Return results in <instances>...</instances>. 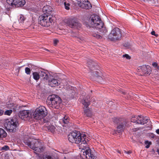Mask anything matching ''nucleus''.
Here are the masks:
<instances>
[{
    "mask_svg": "<svg viewBox=\"0 0 159 159\" xmlns=\"http://www.w3.org/2000/svg\"><path fill=\"white\" fill-rule=\"evenodd\" d=\"M62 122L65 124H67L69 122V117L65 116L62 120Z\"/></svg>",
    "mask_w": 159,
    "mask_h": 159,
    "instance_id": "a878e982",
    "label": "nucleus"
},
{
    "mask_svg": "<svg viewBox=\"0 0 159 159\" xmlns=\"http://www.w3.org/2000/svg\"><path fill=\"white\" fill-rule=\"evenodd\" d=\"M124 46L128 48L130 47V45L128 43H125L124 45Z\"/></svg>",
    "mask_w": 159,
    "mask_h": 159,
    "instance_id": "c9c22d12",
    "label": "nucleus"
},
{
    "mask_svg": "<svg viewBox=\"0 0 159 159\" xmlns=\"http://www.w3.org/2000/svg\"><path fill=\"white\" fill-rule=\"evenodd\" d=\"M122 93H123V94L124 95L126 94V93L125 92H122Z\"/></svg>",
    "mask_w": 159,
    "mask_h": 159,
    "instance_id": "603ef678",
    "label": "nucleus"
},
{
    "mask_svg": "<svg viewBox=\"0 0 159 159\" xmlns=\"http://www.w3.org/2000/svg\"><path fill=\"white\" fill-rule=\"evenodd\" d=\"M123 57H125L127 59H130L131 58V57L127 54L123 55Z\"/></svg>",
    "mask_w": 159,
    "mask_h": 159,
    "instance_id": "72a5a7b5",
    "label": "nucleus"
},
{
    "mask_svg": "<svg viewBox=\"0 0 159 159\" xmlns=\"http://www.w3.org/2000/svg\"><path fill=\"white\" fill-rule=\"evenodd\" d=\"M122 36L121 30L118 28H114L108 36V38L111 40L114 41L120 40Z\"/></svg>",
    "mask_w": 159,
    "mask_h": 159,
    "instance_id": "0eeeda50",
    "label": "nucleus"
},
{
    "mask_svg": "<svg viewBox=\"0 0 159 159\" xmlns=\"http://www.w3.org/2000/svg\"><path fill=\"white\" fill-rule=\"evenodd\" d=\"M4 111L3 110L0 109V116H2L4 113Z\"/></svg>",
    "mask_w": 159,
    "mask_h": 159,
    "instance_id": "ea45409f",
    "label": "nucleus"
},
{
    "mask_svg": "<svg viewBox=\"0 0 159 159\" xmlns=\"http://www.w3.org/2000/svg\"><path fill=\"white\" fill-rule=\"evenodd\" d=\"M74 91L71 89H70L69 90H68L67 92L68 94H71L72 95H73V93H74L73 92Z\"/></svg>",
    "mask_w": 159,
    "mask_h": 159,
    "instance_id": "f704fd0d",
    "label": "nucleus"
},
{
    "mask_svg": "<svg viewBox=\"0 0 159 159\" xmlns=\"http://www.w3.org/2000/svg\"><path fill=\"white\" fill-rule=\"evenodd\" d=\"M80 134L77 130H75L68 135L69 141L72 143H75L80 146Z\"/></svg>",
    "mask_w": 159,
    "mask_h": 159,
    "instance_id": "f8f14e48",
    "label": "nucleus"
},
{
    "mask_svg": "<svg viewBox=\"0 0 159 159\" xmlns=\"http://www.w3.org/2000/svg\"><path fill=\"white\" fill-rule=\"evenodd\" d=\"M84 25L88 28H95L99 30L101 35L98 32L91 31V35L97 39H101L103 35H107V31L99 17L95 15H91L83 21Z\"/></svg>",
    "mask_w": 159,
    "mask_h": 159,
    "instance_id": "f257e3e1",
    "label": "nucleus"
},
{
    "mask_svg": "<svg viewBox=\"0 0 159 159\" xmlns=\"http://www.w3.org/2000/svg\"><path fill=\"white\" fill-rule=\"evenodd\" d=\"M31 68H34V65H31Z\"/></svg>",
    "mask_w": 159,
    "mask_h": 159,
    "instance_id": "49530a36",
    "label": "nucleus"
},
{
    "mask_svg": "<svg viewBox=\"0 0 159 159\" xmlns=\"http://www.w3.org/2000/svg\"><path fill=\"white\" fill-rule=\"evenodd\" d=\"M25 19V18L23 15H21L20 16L19 21L20 23H23Z\"/></svg>",
    "mask_w": 159,
    "mask_h": 159,
    "instance_id": "cd10ccee",
    "label": "nucleus"
},
{
    "mask_svg": "<svg viewBox=\"0 0 159 159\" xmlns=\"http://www.w3.org/2000/svg\"><path fill=\"white\" fill-rule=\"evenodd\" d=\"M157 152L158 153V154H159V149H157Z\"/></svg>",
    "mask_w": 159,
    "mask_h": 159,
    "instance_id": "5fc2aeb1",
    "label": "nucleus"
},
{
    "mask_svg": "<svg viewBox=\"0 0 159 159\" xmlns=\"http://www.w3.org/2000/svg\"><path fill=\"white\" fill-rule=\"evenodd\" d=\"M12 112V110H9L6 111L4 112V114L5 115H7L8 116H10Z\"/></svg>",
    "mask_w": 159,
    "mask_h": 159,
    "instance_id": "7c9ffc66",
    "label": "nucleus"
},
{
    "mask_svg": "<svg viewBox=\"0 0 159 159\" xmlns=\"http://www.w3.org/2000/svg\"><path fill=\"white\" fill-rule=\"evenodd\" d=\"M54 18L52 15L44 14L39 17V23L42 26L48 27L52 24Z\"/></svg>",
    "mask_w": 159,
    "mask_h": 159,
    "instance_id": "423d86ee",
    "label": "nucleus"
},
{
    "mask_svg": "<svg viewBox=\"0 0 159 159\" xmlns=\"http://www.w3.org/2000/svg\"><path fill=\"white\" fill-rule=\"evenodd\" d=\"M139 129L138 128L132 129H131V132H135L138 130Z\"/></svg>",
    "mask_w": 159,
    "mask_h": 159,
    "instance_id": "58836bf2",
    "label": "nucleus"
},
{
    "mask_svg": "<svg viewBox=\"0 0 159 159\" xmlns=\"http://www.w3.org/2000/svg\"><path fill=\"white\" fill-rule=\"evenodd\" d=\"M81 102L84 106L83 108L84 109V111L85 114L88 117H91L92 115V111L91 109L87 108L90 104V100L89 96H87L86 98H84L81 101Z\"/></svg>",
    "mask_w": 159,
    "mask_h": 159,
    "instance_id": "9d476101",
    "label": "nucleus"
},
{
    "mask_svg": "<svg viewBox=\"0 0 159 159\" xmlns=\"http://www.w3.org/2000/svg\"><path fill=\"white\" fill-rule=\"evenodd\" d=\"M7 136V133L3 129L0 128V139H2Z\"/></svg>",
    "mask_w": 159,
    "mask_h": 159,
    "instance_id": "4be33fe9",
    "label": "nucleus"
},
{
    "mask_svg": "<svg viewBox=\"0 0 159 159\" xmlns=\"http://www.w3.org/2000/svg\"><path fill=\"white\" fill-rule=\"evenodd\" d=\"M148 120L149 119L148 117L139 116L136 117L134 116L131 118V122L141 125L146 124Z\"/></svg>",
    "mask_w": 159,
    "mask_h": 159,
    "instance_id": "4468645a",
    "label": "nucleus"
},
{
    "mask_svg": "<svg viewBox=\"0 0 159 159\" xmlns=\"http://www.w3.org/2000/svg\"><path fill=\"white\" fill-rule=\"evenodd\" d=\"M145 143L146 145L145 146L146 148H148L152 144V143L151 142H149L148 141H145Z\"/></svg>",
    "mask_w": 159,
    "mask_h": 159,
    "instance_id": "c85d7f7f",
    "label": "nucleus"
},
{
    "mask_svg": "<svg viewBox=\"0 0 159 159\" xmlns=\"http://www.w3.org/2000/svg\"><path fill=\"white\" fill-rule=\"evenodd\" d=\"M152 138H154V135L153 134H152Z\"/></svg>",
    "mask_w": 159,
    "mask_h": 159,
    "instance_id": "3c124183",
    "label": "nucleus"
},
{
    "mask_svg": "<svg viewBox=\"0 0 159 159\" xmlns=\"http://www.w3.org/2000/svg\"><path fill=\"white\" fill-rule=\"evenodd\" d=\"M56 2L57 4L58 5H61L63 4L64 0H56Z\"/></svg>",
    "mask_w": 159,
    "mask_h": 159,
    "instance_id": "bb28decb",
    "label": "nucleus"
},
{
    "mask_svg": "<svg viewBox=\"0 0 159 159\" xmlns=\"http://www.w3.org/2000/svg\"><path fill=\"white\" fill-rule=\"evenodd\" d=\"M25 72L27 75H30L31 73V70L30 68L26 67L25 69Z\"/></svg>",
    "mask_w": 159,
    "mask_h": 159,
    "instance_id": "2f4dec72",
    "label": "nucleus"
},
{
    "mask_svg": "<svg viewBox=\"0 0 159 159\" xmlns=\"http://www.w3.org/2000/svg\"><path fill=\"white\" fill-rule=\"evenodd\" d=\"M116 132H117V131H115V133H116Z\"/></svg>",
    "mask_w": 159,
    "mask_h": 159,
    "instance_id": "6e6d98bb",
    "label": "nucleus"
},
{
    "mask_svg": "<svg viewBox=\"0 0 159 159\" xmlns=\"http://www.w3.org/2000/svg\"><path fill=\"white\" fill-rule=\"evenodd\" d=\"M44 50H45V51H48V52L49 51V50L47 49H44Z\"/></svg>",
    "mask_w": 159,
    "mask_h": 159,
    "instance_id": "8fccbe9b",
    "label": "nucleus"
},
{
    "mask_svg": "<svg viewBox=\"0 0 159 159\" xmlns=\"http://www.w3.org/2000/svg\"><path fill=\"white\" fill-rule=\"evenodd\" d=\"M33 111L28 110H24L19 113V117L24 120H29L33 118Z\"/></svg>",
    "mask_w": 159,
    "mask_h": 159,
    "instance_id": "ddd939ff",
    "label": "nucleus"
},
{
    "mask_svg": "<svg viewBox=\"0 0 159 159\" xmlns=\"http://www.w3.org/2000/svg\"><path fill=\"white\" fill-rule=\"evenodd\" d=\"M52 9L51 7L50 6H44L43 8V10L46 11V13L48 15H51L50 12H51Z\"/></svg>",
    "mask_w": 159,
    "mask_h": 159,
    "instance_id": "5701e85b",
    "label": "nucleus"
},
{
    "mask_svg": "<svg viewBox=\"0 0 159 159\" xmlns=\"http://www.w3.org/2000/svg\"><path fill=\"white\" fill-rule=\"evenodd\" d=\"M86 135V133L80 132V157L82 159H94L95 156L91 152L85 140Z\"/></svg>",
    "mask_w": 159,
    "mask_h": 159,
    "instance_id": "f03ea898",
    "label": "nucleus"
},
{
    "mask_svg": "<svg viewBox=\"0 0 159 159\" xmlns=\"http://www.w3.org/2000/svg\"><path fill=\"white\" fill-rule=\"evenodd\" d=\"M152 65L154 67L156 68L158 65V64L156 62H153L152 63Z\"/></svg>",
    "mask_w": 159,
    "mask_h": 159,
    "instance_id": "e433bc0d",
    "label": "nucleus"
},
{
    "mask_svg": "<svg viewBox=\"0 0 159 159\" xmlns=\"http://www.w3.org/2000/svg\"><path fill=\"white\" fill-rule=\"evenodd\" d=\"M9 148L8 147V146L7 145H5L1 148V150L6 151L9 150Z\"/></svg>",
    "mask_w": 159,
    "mask_h": 159,
    "instance_id": "473e14b6",
    "label": "nucleus"
},
{
    "mask_svg": "<svg viewBox=\"0 0 159 159\" xmlns=\"http://www.w3.org/2000/svg\"><path fill=\"white\" fill-rule=\"evenodd\" d=\"M46 103L49 107L56 109H59L62 106L61 98L58 96L54 94L48 97Z\"/></svg>",
    "mask_w": 159,
    "mask_h": 159,
    "instance_id": "20e7f679",
    "label": "nucleus"
},
{
    "mask_svg": "<svg viewBox=\"0 0 159 159\" xmlns=\"http://www.w3.org/2000/svg\"><path fill=\"white\" fill-rule=\"evenodd\" d=\"M32 75L34 79L36 81H38L40 78V74L39 71V73L37 72H34L33 73Z\"/></svg>",
    "mask_w": 159,
    "mask_h": 159,
    "instance_id": "b1692460",
    "label": "nucleus"
},
{
    "mask_svg": "<svg viewBox=\"0 0 159 159\" xmlns=\"http://www.w3.org/2000/svg\"><path fill=\"white\" fill-rule=\"evenodd\" d=\"M18 125L17 119L13 118L5 123V126L10 132H15L16 131V128L18 126Z\"/></svg>",
    "mask_w": 159,
    "mask_h": 159,
    "instance_id": "1a4fd4ad",
    "label": "nucleus"
},
{
    "mask_svg": "<svg viewBox=\"0 0 159 159\" xmlns=\"http://www.w3.org/2000/svg\"><path fill=\"white\" fill-rule=\"evenodd\" d=\"M85 94L86 93L85 92H84L83 91L82 92L81 95H82V96H84L85 95Z\"/></svg>",
    "mask_w": 159,
    "mask_h": 159,
    "instance_id": "c03bdc74",
    "label": "nucleus"
},
{
    "mask_svg": "<svg viewBox=\"0 0 159 159\" xmlns=\"http://www.w3.org/2000/svg\"><path fill=\"white\" fill-rule=\"evenodd\" d=\"M139 68L138 70H140V72L141 71L142 74H141V75H145L149 74L151 72L150 67L148 65H143L139 67Z\"/></svg>",
    "mask_w": 159,
    "mask_h": 159,
    "instance_id": "f3484780",
    "label": "nucleus"
},
{
    "mask_svg": "<svg viewBox=\"0 0 159 159\" xmlns=\"http://www.w3.org/2000/svg\"><path fill=\"white\" fill-rule=\"evenodd\" d=\"M117 152L118 153H121V152H120L119 150H117Z\"/></svg>",
    "mask_w": 159,
    "mask_h": 159,
    "instance_id": "09e8293b",
    "label": "nucleus"
},
{
    "mask_svg": "<svg viewBox=\"0 0 159 159\" xmlns=\"http://www.w3.org/2000/svg\"><path fill=\"white\" fill-rule=\"evenodd\" d=\"M67 25L71 28H76L79 25L78 21L75 18H69L66 21Z\"/></svg>",
    "mask_w": 159,
    "mask_h": 159,
    "instance_id": "dca6fc26",
    "label": "nucleus"
},
{
    "mask_svg": "<svg viewBox=\"0 0 159 159\" xmlns=\"http://www.w3.org/2000/svg\"><path fill=\"white\" fill-rule=\"evenodd\" d=\"M47 111L46 109L44 107H39L36 108L34 111H33V118L37 120L41 119V118L45 117L47 115Z\"/></svg>",
    "mask_w": 159,
    "mask_h": 159,
    "instance_id": "6e6552de",
    "label": "nucleus"
},
{
    "mask_svg": "<svg viewBox=\"0 0 159 159\" xmlns=\"http://www.w3.org/2000/svg\"><path fill=\"white\" fill-rule=\"evenodd\" d=\"M124 152L128 154H130L132 153V152L131 151H128L127 152L125 150Z\"/></svg>",
    "mask_w": 159,
    "mask_h": 159,
    "instance_id": "a19ab883",
    "label": "nucleus"
},
{
    "mask_svg": "<svg viewBox=\"0 0 159 159\" xmlns=\"http://www.w3.org/2000/svg\"><path fill=\"white\" fill-rule=\"evenodd\" d=\"M63 4L64 5L65 8L67 10H69V9H70L69 6L70 5V4L69 3H66V2H64Z\"/></svg>",
    "mask_w": 159,
    "mask_h": 159,
    "instance_id": "c756f323",
    "label": "nucleus"
},
{
    "mask_svg": "<svg viewBox=\"0 0 159 159\" xmlns=\"http://www.w3.org/2000/svg\"><path fill=\"white\" fill-rule=\"evenodd\" d=\"M55 127L50 122H48V123L44 125L42 127V129L43 130L52 133H53L55 131Z\"/></svg>",
    "mask_w": 159,
    "mask_h": 159,
    "instance_id": "a211bd4d",
    "label": "nucleus"
},
{
    "mask_svg": "<svg viewBox=\"0 0 159 159\" xmlns=\"http://www.w3.org/2000/svg\"><path fill=\"white\" fill-rule=\"evenodd\" d=\"M58 42V40H57V39H55V40H54V43L55 44H57Z\"/></svg>",
    "mask_w": 159,
    "mask_h": 159,
    "instance_id": "79ce46f5",
    "label": "nucleus"
},
{
    "mask_svg": "<svg viewBox=\"0 0 159 159\" xmlns=\"http://www.w3.org/2000/svg\"><path fill=\"white\" fill-rule=\"evenodd\" d=\"M157 69L159 70V66L158 65L156 67Z\"/></svg>",
    "mask_w": 159,
    "mask_h": 159,
    "instance_id": "de8ad7c7",
    "label": "nucleus"
},
{
    "mask_svg": "<svg viewBox=\"0 0 159 159\" xmlns=\"http://www.w3.org/2000/svg\"><path fill=\"white\" fill-rule=\"evenodd\" d=\"M151 34L152 35H155V36L156 37H157V36H158V34H155V32L154 31H152L151 33Z\"/></svg>",
    "mask_w": 159,
    "mask_h": 159,
    "instance_id": "4c0bfd02",
    "label": "nucleus"
},
{
    "mask_svg": "<svg viewBox=\"0 0 159 159\" xmlns=\"http://www.w3.org/2000/svg\"><path fill=\"white\" fill-rule=\"evenodd\" d=\"M49 85L51 87H54L60 84V82L57 80L52 78L48 80Z\"/></svg>",
    "mask_w": 159,
    "mask_h": 159,
    "instance_id": "aec40b11",
    "label": "nucleus"
},
{
    "mask_svg": "<svg viewBox=\"0 0 159 159\" xmlns=\"http://www.w3.org/2000/svg\"><path fill=\"white\" fill-rule=\"evenodd\" d=\"M39 73L42 79L44 81L48 79V74L44 71H39Z\"/></svg>",
    "mask_w": 159,
    "mask_h": 159,
    "instance_id": "412c9836",
    "label": "nucleus"
},
{
    "mask_svg": "<svg viewBox=\"0 0 159 159\" xmlns=\"http://www.w3.org/2000/svg\"><path fill=\"white\" fill-rule=\"evenodd\" d=\"M156 132L158 134H159V129H157L156 130Z\"/></svg>",
    "mask_w": 159,
    "mask_h": 159,
    "instance_id": "a18cd8bd",
    "label": "nucleus"
},
{
    "mask_svg": "<svg viewBox=\"0 0 159 159\" xmlns=\"http://www.w3.org/2000/svg\"><path fill=\"white\" fill-rule=\"evenodd\" d=\"M88 67L90 69L89 73L92 77H96L98 78L99 81L102 80V78L99 75L100 73L95 70L97 69L98 66L97 64L91 59H88L87 61Z\"/></svg>",
    "mask_w": 159,
    "mask_h": 159,
    "instance_id": "39448f33",
    "label": "nucleus"
},
{
    "mask_svg": "<svg viewBox=\"0 0 159 159\" xmlns=\"http://www.w3.org/2000/svg\"><path fill=\"white\" fill-rule=\"evenodd\" d=\"M114 122L117 124V129L120 130L123 129L125 127L130 126L129 122L121 118H115L114 119Z\"/></svg>",
    "mask_w": 159,
    "mask_h": 159,
    "instance_id": "9b49d317",
    "label": "nucleus"
},
{
    "mask_svg": "<svg viewBox=\"0 0 159 159\" xmlns=\"http://www.w3.org/2000/svg\"><path fill=\"white\" fill-rule=\"evenodd\" d=\"M21 67H19V68H18V71H19L20 69V68H21Z\"/></svg>",
    "mask_w": 159,
    "mask_h": 159,
    "instance_id": "864d4df0",
    "label": "nucleus"
},
{
    "mask_svg": "<svg viewBox=\"0 0 159 159\" xmlns=\"http://www.w3.org/2000/svg\"><path fill=\"white\" fill-rule=\"evenodd\" d=\"M24 142L30 148L37 152H41L43 151V145L40 140L30 138L28 140H25Z\"/></svg>",
    "mask_w": 159,
    "mask_h": 159,
    "instance_id": "7ed1b4c3",
    "label": "nucleus"
},
{
    "mask_svg": "<svg viewBox=\"0 0 159 159\" xmlns=\"http://www.w3.org/2000/svg\"><path fill=\"white\" fill-rule=\"evenodd\" d=\"M7 2L9 5L16 7L23 6L25 3V0H7Z\"/></svg>",
    "mask_w": 159,
    "mask_h": 159,
    "instance_id": "2eb2a0df",
    "label": "nucleus"
},
{
    "mask_svg": "<svg viewBox=\"0 0 159 159\" xmlns=\"http://www.w3.org/2000/svg\"><path fill=\"white\" fill-rule=\"evenodd\" d=\"M45 159H52V158L51 157L48 156V157H46Z\"/></svg>",
    "mask_w": 159,
    "mask_h": 159,
    "instance_id": "37998d69",
    "label": "nucleus"
},
{
    "mask_svg": "<svg viewBox=\"0 0 159 159\" xmlns=\"http://www.w3.org/2000/svg\"><path fill=\"white\" fill-rule=\"evenodd\" d=\"M44 117H45L41 118V119L39 120H40L41 123L43 125H45L46 123H48V122H50L49 120Z\"/></svg>",
    "mask_w": 159,
    "mask_h": 159,
    "instance_id": "393cba45",
    "label": "nucleus"
},
{
    "mask_svg": "<svg viewBox=\"0 0 159 159\" xmlns=\"http://www.w3.org/2000/svg\"><path fill=\"white\" fill-rule=\"evenodd\" d=\"M92 7L91 4L88 0H80V7L88 9Z\"/></svg>",
    "mask_w": 159,
    "mask_h": 159,
    "instance_id": "6ab92c4d",
    "label": "nucleus"
}]
</instances>
